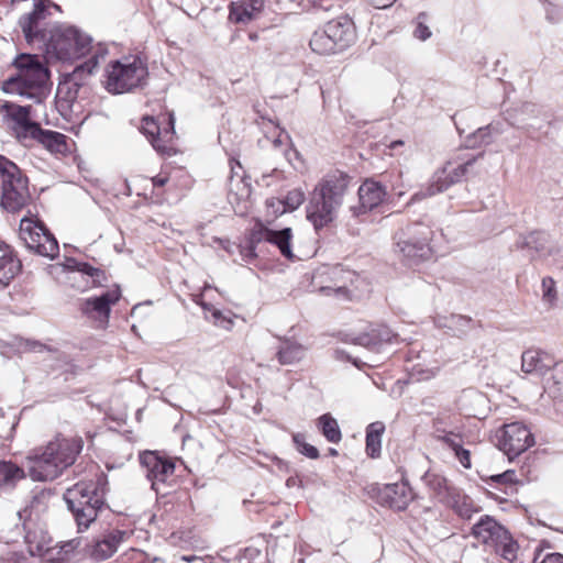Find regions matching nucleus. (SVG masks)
Listing matches in <instances>:
<instances>
[{
    "label": "nucleus",
    "mask_w": 563,
    "mask_h": 563,
    "mask_svg": "<svg viewBox=\"0 0 563 563\" xmlns=\"http://www.w3.org/2000/svg\"><path fill=\"white\" fill-rule=\"evenodd\" d=\"M80 435L57 433L46 444L33 449L26 456L27 475L34 482L54 481L70 467L84 449Z\"/></svg>",
    "instance_id": "f257e3e1"
},
{
    "label": "nucleus",
    "mask_w": 563,
    "mask_h": 563,
    "mask_svg": "<svg viewBox=\"0 0 563 563\" xmlns=\"http://www.w3.org/2000/svg\"><path fill=\"white\" fill-rule=\"evenodd\" d=\"M47 48L60 60H73L90 55L89 59L76 66L70 74V79L76 85H81L98 68L99 62L104 60L108 55L104 44L93 45L90 36L74 26L54 27Z\"/></svg>",
    "instance_id": "f03ea898"
},
{
    "label": "nucleus",
    "mask_w": 563,
    "mask_h": 563,
    "mask_svg": "<svg viewBox=\"0 0 563 563\" xmlns=\"http://www.w3.org/2000/svg\"><path fill=\"white\" fill-rule=\"evenodd\" d=\"M349 179L342 173L324 176L314 187L307 206V219L316 230L331 223L343 203Z\"/></svg>",
    "instance_id": "7ed1b4c3"
},
{
    "label": "nucleus",
    "mask_w": 563,
    "mask_h": 563,
    "mask_svg": "<svg viewBox=\"0 0 563 563\" xmlns=\"http://www.w3.org/2000/svg\"><path fill=\"white\" fill-rule=\"evenodd\" d=\"M12 66L16 73L2 82L1 89L5 93L26 97L40 103L46 98L45 84L48 79V69L37 55L20 54Z\"/></svg>",
    "instance_id": "20e7f679"
},
{
    "label": "nucleus",
    "mask_w": 563,
    "mask_h": 563,
    "mask_svg": "<svg viewBox=\"0 0 563 563\" xmlns=\"http://www.w3.org/2000/svg\"><path fill=\"white\" fill-rule=\"evenodd\" d=\"M95 479L80 481L67 488L64 498L74 514L79 527L88 528L97 517L98 509L103 505V497L107 485V476L98 465Z\"/></svg>",
    "instance_id": "39448f33"
},
{
    "label": "nucleus",
    "mask_w": 563,
    "mask_h": 563,
    "mask_svg": "<svg viewBox=\"0 0 563 563\" xmlns=\"http://www.w3.org/2000/svg\"><path fill=\"white\" fill-rule=\"evenodd\" d=\"M432 230L423 223H413L395 235V252L409 263H417L431 256Z\"/></svg>",
    "instance_id": "423d86ee"
},
{
    "label": "nucleus",
    "mask_w": 563,
    "mask_h": 563,
    "mask_svg": "<svg viewBox=\"0 0 563 563\" xmlns=\"http://www.w3.org/2000/svg\"><path fill=\"white\" fill-rule=\"evenodd\" d=\"M32 110V106H21L11 101H4L0 106L3 124L23 145L33 143V137L41 128V124L33 120Z\"/></svg>",
    "instance_id": "0eeeda50"
},
{
    "label": "nucleus",
    "mask_w": 563,
    "mask_h": 563,
    "mask_svg": "<svg viewBox=\"0 0 563 563\" xmlns=\"http://www.w3.org/2000/svg\"><path fill=\"white\" fill-rule=\"evenodd\" d=\"M355 272L344 269L341 266H322L312 274L311 285L327 296L349 298V285L356 279Z\"/></svg>",
    "instance_id": "6e6552de"
},
{
    "label": "nucleus",
    "mask_w": 563,
    "mask_h": 563,
    "mask_svg": "<svg viewBox=\"0 0 563 563\" xmlns=\"http://www.w3.org/2000/svg\"><path fill=\"white\" fill-rule=\"evenodd\" d=\"M20 236L29 250L41 256L55 258L59 254L57 240L38 220L23 218L20 222Z\"/></svg>",
    "instance_id": "1a4fd4ad"
},
{
    "label": "nucleus",
    "mask_w": 563,
    "mask_h": 563,
    "mask_svg": "<svg viewBox=\"0 0 563 563\" xmlns=\"http://www.w3.org/2000/svg\"><path fill=\"white\" fill-rule=\"evenodd\" d=\"M498 448L511 461L534 444V438L521 422L504 424L496 433Z\"/></svg>",
    "instance_id": "9d476101"
},
{
    "label": "nucleus",
    "mask_w": 563,
    "mask_h": 563,
    "mask_svg": "<svg viewBox=\"0 0 563 563\" xmlns=\"http://www.w3.org/2000/svg\"><path fill=\"white\" fill-rule=\"evenodd\" d=\"M475 161L476 158L468 159L456 167H452L451 163H446L444 167L438 169L432 175L424 189L415 194L412 200H421L427 197H432L461 181L468 174V170L474 165Z\"/></svg>",
    "instance_id": "9b49d317"
},
{
    "label": "nucleus",
    "mask_w": 563,
    "mask_h": 563,
    "mask_svg": "<svg viewBox=\"0 0 563 563\" xmlns=\"http://www.w3.org/2000/svg\"><path fill=\"white\" fill-rule=\"evenodd\" d=\"M49 12L44 2L35 3L31 13L21 16L19 24L27 43L43 42L48 46L54 29L48 21Z\"/></svg>",
    "instance_id": "f8f14e48"
},
{
    "label": "nucleus",
    "mask_w": 563,
    "mask_h": 563,
    "mask_svg": "<svg viewBox=\"0 0 563 563\" xmlns=\"http://www.w3.org/2000/svg\"><path fill=\"white\" fill-rule=\"evenodd\" d=\"M136 59L132 63L110 62L106 68L104 87L109 92L122 93L131 90L141 80Z\"/></svg>",
    "instance_id": "ddd939ff"
},
{
    "label": "nucleus",
    "mask_w": 563,
    "mask_h": 563,
    "mask_svg": "<svg viewBox=\"0 0 563 563\" xmlns=\"http://www.w3.org/2000/svg\"><path fill=\"white\" fill-rule=\"evenodd\" d=\"M31 199L29 178L22 170L1 185V206L8 212L21 211L31 202Z\"/></svg>",
    "instance_id": "4468645a"
},
{
    "label": "nucleus",
    "mask_w": 563,
    "mask_h": 563,
    "mask_svg": "<svg viewBox=\"0 0 563 563\" xmlns=\"http://www.w3.org/2000/svg\"><path fill=\"white\" fill-rule=\"evenodd\" d=\"M516 246L520 250H528L532 252V257L542 260L553 257L561 251L559 242L544 231H534L519 236Z\"/></svg>",
    "instance_id": "2eb2a0df"
},
{
    "label": "nucleus",
    "mask_w": 563,
    "mask_h": 563,
    "mask_svg": "<svg viewBox=\"0 0 563 563\" xmlns=\"http://www.w3.org/2000/svg\"><path fill=\"white\" fill-rule=\"evenodd\" d=\"M146 479L155 493H161V484L174 474L175 465L172 461L159 456L152 451H143V471Z\"/></svg>",
    "instance_id": "dca6fc26"
},
{
    "label": "nucleus",
    "mask_w": 563,
    "mask_h": 563,
    "mask_svg": "<svg viewBox=\"0 0 563 563\" xmlns=\"http://www.w3.org/2000/svg\"><path fill=\"white\" fill-rule=\"evenodd\" d=\"M121 297L119 288L106 290L100 296L88 298L82 306V311L95 321L98 327L104 328L109 322L111 306L115 305Z\"/></svg>",
    "instance_id": "f3484780"
},
{
    "label": "nucleus",
    "mask_w": 563,
    "mask_h": 563,
    "mask_svg": "<svg viewBox=\"0 0 563 563\" xmlns=\"http://www.w3.org/2000/svg\"><path fill=\"white\" fill-rule=\"evenodd\" d=\"M133 531H124V530H112L101 538L96 539L92 544L89 545L88 554L89 556L97 561H104L113 555V553L118 550V547L121 542L128 541Z\"/></svg>",
    "instance_id": "a211bd4d"
},
{
    "label": "nucleus",
    "mask_w": 563,
    "mask_h": 563,
    "mask_svg": "<svg viewBox=\"0 0 563 563\" xmlns=\"http://www.w3.org/2000/svg\"><path fill=\"white\" fill-rule=\"evenodd\" d=\"M174 115H168V128L161 129L153 115H143V134L146 135L153 147L159 153H167V143L174 135Z\"/></svg>",
    "instance_id": "6ab92c4d"
},
{
    "label": "nucleus",
    "mask_w": 563,
    "mask_h": 563,
    "mask_svg": "<svg viewBox=\"0 0 563 563\" xmlns=\"http://www.w3.org/2000/svg\"><path fill=\"white\" fill-rule=\"evenodd\" d=\"M33 142L41 144L55 156L69 155L74 146V141L67 135L57 131L44 130L42 126L33 137Z\"/></svg>",
    "instance_id": "aec40b11"
},
{
    "label": "nucleus",
    "mask_w": 563,
    "mask_h": 563,
    "mask_svg": "<svg viewBox=\"0 0 563 563\" xmlns=\"http://www.w3.org/2000/svg\"><path fill=\"white\" fill-rule=\"evenodd\" d=\"M339 52L345 51L355 41V26L349 16H340L324 25Z\"/></svg>",
    "instance_id": "412c9836"
},
{
    "label": "nucleus",
    "mask_w": 563,
    "mask_h": 563,
    "mask_svg": "<svg viewBox=\"0 0 563 563\" xmlns=\"http://www.w3.org/2000/svg\"><path fill=\"white\" fill-rule=\"evenodd\" d=\"M506 532L507 530L490 516H483L472 528V536L490 549Z\"/></svg>",
    "instance_id": "4be33fe9"
},
{
    "label": "nucleus",
    "mask_w": 563,
    "mask_h": 563,
    "mask_svg": "<svg viewBox=\"0 0 563 563\" xmlns=\"http://www.w3.org/2000/svg\"><path fill=\"white\" fill-rule=\"evenodd\" d=\"M380 498L391 509L405 510L413 499L409 485L405 482L388 484L380 492Z\"/></svg>",
    "instance_id": "5701e85b"
},
{
    "label": "nucleus",
    "mask_w": 563,
    "mask_h": 563,
    "mask_svg": "<svg viewBox=\"0 0 563 563\" xmlns=\"http://www.w3.org/2000/svg\"><path fill=\"white\" fill-rule=\"evenodd\" d=\"M386 197V189L377 181L367 179L358 188V213H365L378 207Z\"/></svg>",
    "instance_id": "b1692460"
},
{
    "label": "nucleus",
    "mask_w": 563,
    "mask_h": 563,
    "mask_svg": "<svg viewBox=\"0 0 563 563\" xmlns=\"http://www.w3.org/2000/svg\"><path fill=\"white\" fill-rule=\"evenodd\" d=\"M435 439L450 449L464 468H471V453L463 448V437L459 432L437 429Z\"/></svg>",
    "instance_id": "393cba45"
},
{
    "label": "nucleus",
    "mask_w": 563,
    "mask_h": 563,
    "mask_svg": "<svg viewBox=\"0 0 563 563\" xmlns=\"http://www.w3.org/2000/svg\"><path fill=\"white\" fill-rule=\"evenodd\" d=\"M551 366V357L540 350L529 349L521 355V369L526 374L542 376Z\"/></svg>",
    "instance_id": "a878e982"
},
{
    "label": "nucleus",
    "mask_w": 563,
    "mask_h": 563,
    "mask_svg": "<svg viewBox=\"0 0 563 563\" xmlns=\"http://www.w3.org/2000/svg\"><path fill=\"white\" fill-rule=\"evenodd\" d=\"M260 240L275 245L279 250L280 254L287 260L295 258L291 251L292 231L290 228L282 230L265 228L260 231Z\"/></svg>",
    "instance_id": "bb28decb"
},
{
    "label": "nucleus",
    "mask_w": 563,
    "mask_h": 563,
    "mask_svg": "<svg viewBox=\"0 0 563 563\" xmlns=\"http://www.w3.org/2000/svg\"><path fill=\"white\" fill-rule=\"evenodd\" d=\"M422 482L429 489L431 497L444 505L450 500V498L457 489L450 485L442 475L434 472H427L422 476Z\"/></svg>",
    "instance_id": "cd10ccee"
},
{
    "label": "nucleus",
    "mask_w": 563,
    "mask_h": 563,
    "mask_svg": "<svg viewBox=\"0 0 563 563\" xmlns=\"http://www.w3.org/2000/svg\"><path fill=\"white\" fill-rule=\"evenodd\" d=\"M0 255V286H8L22 271V262L16 251L11 246Z\"/></svg>",
    "instance_id": "c85d7f7f"
},
{
    "label": "nucleus",
    "mask_w": 563,
    "mask_h": 563,
    "mask_svg": "<svg viewBox=\"0 0 563 563\" xmlns=\"http://www.w3.org/2000/svg\"><path fill=\"white\" fill-rule=\"evenodd\" d=\"M263 0H238L231 3L230 20L236 23H247L263 8Z\"/></svg>",
    "instance_id": "c756f323"
},
{
    "label": "nucleus",
    "mask_w": 563,
    "mask_h": 563,
    "mask_svg": "<svg viewBox=\"0 0 563 563\" xmlns=\"http://www.w3.org/2000/svg\"><path fill=\"white\" fill-rule=\"evenodd\" d=\"M77 547L75 540L52 543L43 560L49 563H73L77 558Z\"/></svg>",
    "instance_id": "7c9ffc66"
},
{
    "label": "nucleus",
    "mask_w": 563,
    "mask_h": 563,
    "mask_svg": "<svg viewBox=\"0 0 563 563\" xmlns=\"http://www.w3.org/2000/svg\"><path fill=\"white\" fill-rule=\"evenodd\" d=\"M52 543V537L44 530H29L25 534L26 550L32 556L44 559Z\"/></svg>",
    "instance_id": "2f4dec72"
},
{
    "label": "nucleus",
    "mask_w": 563,
    "mask_h": 563,
    "mask_svg": "<svg viewBox=\"0 0 563 563\" xmlns=\"http://www.w3.org/2000/svg\"><path fill=\"white\" fill-rule=\"evenodd\" d=\"M305 201V192L301 189H292L288 191L284 199H269L266 205L273 209V213H285L298 209Z\"/></svg>",
    "instance_id": "473e14b6"
},
{
    "label": "nucleus",
    "mask_w": 563,
    "mask_h": 563,
    "mask_svg": "<svg viewBox=\"0 0 563 563\" xmlns=\"http://www.w3.org/2000/svg\"><path fill=\"white\" fill-rule=\"evenodd\" d=\"M25 471L12 461H0V490L12 489L25 478Z\"/></svg>",
    "instance_id": "72a5a7b5"
},
{
    "label": "nucleus",
    "mask_w": 563,
    "mask_h": 563,
    "mask_svg": "<svg viewBox=\"0 0 563 563\" xmlns=\"http://www.w3.org/2000/svg\"><path fill=\"white\" fill-rule=\"evenodd\" d=\"M434 323L438 328L448 329L460 336L470 328L471 319L461 314L438 316Z\"/></svg>",
    "instance_id": "f704fd0d"
},
{
    "label": "nucleus",
    "mask_w": 563,
    "mask_h": 563,
    "mask_svg": "<svg viewBox=\"0 0 563 563\" xmlns=\"http://www.w3.org/2000/svg\"><path fill=\"white\" fill-rule=\"evenodd\" d=\"M310 48L319 55H331L340 53L331 40V35L327 32L325 27L317 30L310 37Z\"/></svg>",
    "instance_id": "c9c22d12"
},
{
    "label": "nucleus",
    "mask_w": 563,
    "mask_h": 563,
    "mask_svg": "<svg viewBox=\"0 0 563 563\" xmlns=\"http://www.w3.org/2000/svg\"><path fill=\"white\" fill-rule=\"evenodd\" d=\"M305 354L306 349L303 345L292 341H285L277 351V358L282 365H289L301 361Z\"/></svg>",
    "instance_id": "e433bc0d"
},
{
    "label": "nucleus",
    "mask_w": 563,
    "mask_h": 563,
    "mask_svg": "<svg viewBox=\"0 0 563 563\" xmlns=\"http://www.w3.org/2000/svg\"><path fill=\"white\" fill-rule=\"evenodd\" d=\"M445 505L451 507L463 519H471L473 514L477 512L473 500L461 494L459 489H456V492Z\"/></svg>",
    "instance_id": "4c0bfd02"
},
{
    "label": "nucleus",
    "mask_w": 563,
    "mask_h": 563,
    "mask_svg": "<svg viewBox=\"0 0 563 563\" xmlns=\"http://www.w3.org/2000/svg\"><path fill=\"white\" fill-rule=\"evenodd\" d=\"M385 426L383 422H373L366 430V452L371 457H376L380 453L382 435Z\"/></svg>",
    "instance_id": "58836bf2"
},
{
    "label": "nucleus",
    "mask_w": 563,
    "mask_h": 563,
    "mask_svg": "<svg viewBox=\"0 0 563 563\" xmlns=\"http://www.w3.org/2000/svg\"><path fill=\"white\" fill-rule=\"evenodd\" d=\"M560 301L559 290L556 286V282L550 277L545 276L541 282V302L548 309L552 310L558 308Z\"/></svg>",
    "instance_id": "ea45409f"
},
{
    "label": "nucleus",
    "mask_w": 563,
    "mask_h": 563,
    "mask_svg": "<svg viewBox=\"0 0 563 563\" xmlns=\"http://www.w3.org/2000/svg\"><path fill=\"white\" fill-rule=\"evenodd\" d=\"M492 549L509 563H512L517 559L518 544L511 538L508 531L505 533V536H503V538L498 540L497 544H495Z\"/></svg>",
    "instance_id": "a19ab883"
},
{
    "label": "nucleus",
    "mask_w": 563,
    "mask_h": 563,
    "mask_svg": "<svg viewBox=\"0 0 563 563\" xmlns=\"http://www.w3.org/2000/svg\"><path fill=\"white\" fill-rule=\"evenodd\" d=\"M319 427L322 431V434L329 442L338 443L341 438V431L339 424L334 418L329 415H323L319 418Z\"/></svg>",
    "instance_id": "79ce46f5"
},
{
    "label": "nucleus",
    "mask_w": 563,
    "mask_h": 563,
    "mask_svg": "<svg viewBox=\"0 0 563 563\" xmlns=\"http://www.w3.org/2000/svg\"><path fill=\"white\" fill-rule=\"evenodd\" d=\"M232 176L230 179V190L233 191L236 188V195L241 198H246L251 194V187L244 181V176L235 172V166H231Z\"/></svg>",
    "instance_id": "37998d69"
},
{
    "label": "nucleus",
    "mask_w": 563,
    "mask_h": 563,
    "mask_svg": "<svg viewBox=\"0 0 563 563\" xmlns=\"http://www.w3.org/2000/svg\"><path fill=\"white\" fill-rule=\"evenodd\" d=\"M292 441L295 443L296 449L309 459H317L319 456V451L313 445L306 442V437L301 433H295L292 435Z\"/></svg>",
    "instance_id": "c03bdc74"
},
{
    "label": "nucleus",
    "mask_w": 563,
    "mask_h": 563,
    "mask_svg": "<svg viewBox=\"0 0 563 563\" xmlns=\"http://www.w3.org/2000/svg\"><path fill=\"white\" fill-rule=\"evenodd\" d=\"M20 170H21V168L15 163H13L12 161H10L9 158H7L3 155H0L1 185L3 184L4 180L14 178V175L18 174Z\"/></svg>",
    "instance_id": "a18cd8bd"
},
{
    "label": "nucleus",
    "mask_w": 563,
    "mask_h": 563,
    "mask_svg": "<svg viewBox=\"0 0 563 563\" xmlns=\"http://www.w3.org/2000/svg\"><path fill=\"white\" fill-rule=\"evenodd\" d=\"M372 330L377 346L382 343H391L394 338H396L393 331L386 325H378L376 328H373Z\"/></svg>",
    "instance_id": "49530a36"
},
{
    "label": "nucleus",
    "mask_w": 563,
    "mask_h": 563,
    "mask_svg": "<svg viewBox=\"0 0 563 563\" xmlns=\"http://www.w3.org/2000/svg\"><path fill=\"white\" fill-rule=\"evenodd\" d=\"M212 321L217 327L225 330H230L233 325V321L230 316L224 314L218 309H211Z\"/></svg>",
    "instance_id": "de8ad7c7"
},
{
    "label": "nucleus",
    "mask_w": 563,
    "mask_h": 563,
    "mask_svg": "<svg viewBox=\"0 0 563 563\" xmlns=\"http://www.w3.org/2000/svg\"><path fill=\"white\" fill-rule=\"evenodd\" d=\"M355 343L358 345L368 347V349H375L377 346L372 329L369 332H365V333L357 335L355 338Z\"/></svg>",
    "instance_id": "09e8293b"
},
{
    "label": "nucleus",
    "mask_w": 563,
    "mask_h": 563,
    "mask_svg": "<svg viewBox=\"0 0 563 563\" xmlns=\"http://www.w3.org/2000/svg\"><path fill=\"white\" fill-rule=\"evenodd\" d=\"M533 563H563V555L560 553H548L541 558V554H537Z\"/></svg>",
    "instance_id": "8fccbe9b"
},
{
    "label": "nucleus",
    "mask_w": 563,
    "mask_h": 563,
    "mask_svg": "<svg viewBox=\"0 0 563 563\" xmlns=\"http://www.w3.org/2000/svg\"><path fill=\"white\" fill-rule=\"evenodd\" d=\"M46 498V494L44 492L40 493L38 495H35L31 503H30V509L31 511H40L42 510V506L45 508L44 501Z\"/></svg>",
    "instance_id": "3c124183"
},
{
    "label": "nucleus",
    "mask_w": 563,
    "mask_h": 563,
    "mask_svg": "<svg viewBox=\"0 0 563 563\" xmlns=\"http://www.w3.org/2000/svg\"><path fill=\"white\" fill-rule=\"evenodd\" d=\"M413 34H415V37H417L421 41H426L431 36L432 33L426 24H423L422 22H419Z\"/></svg>",
    "instance_id": "603ef678"
},
{
    "label": "nucleus",
    "mask_w": 563,
    "mask_h": 563,
    "mask_svg": "<svg viewBox=\"0 0 563 563\" xmlns=\"http://www.w3.org/2000/svg\"><path fill=\"white\" fill-rule=\"evenodd\" d=\"M515 472L514 471H506L501 474H497L492 477L493 481L497 483H512L515 481Z\"/></svg>",
    "instance_id": "864d4df0"
},
{
    "label": "nucleus",
    "mask_w": 563,
    "mask_h": 563,
    "mask_svg": "<svg viewBox=\"0 0 563 563\" xmlns=\"http://www.w3.org/2000/svg\"><path fill=\"white\" fill-rule=\"evenodd\" d=\"M503 132H504L503 124L497 122V123H490L486 126H483L481 133H492V136H493V135L501 134Z\"/></svg>",
    "instance_id": "5fc2aeb1"
},
{
    "label": "nucleus",
    "mask_w": 563,
    "mask_h": 563,
    "mask_svg": "<svg viewBox=\"0 0 563 563\" xmlns=\"http://www.w3.org/2000/svg\"><path fill=\"white\" fill-rule=\"evenodd\" d=\"M482 128H479L475 133L474 137L478 140L481 144H489L493 141L492 133H481Z\"/></svg>",
    "instance_id": "6e6d98bb"
},
{
    "label": "nucleus",
    "mask_w": 563,
    "mask_h": 563,
    "mask_svg": "<svg viewBox=\"0 0 563 563\" xmlns=\"http://www.w3.org/2000/svg\"><path fill=\"white\" fill-rule=\"evenodd\" d=\"M314 8L316 10L329 11L334 8V2L332 0H316Z\"/></svg>",
    "instance_id": "4d7b16f0"
},
{
    "label": "nucleus",
    "mask_w": 563,
    "mask_h": 563,
    "mask_svg": "<svg viewBox=\"0 0 563 563\" xmlns=\"http://www.w3.org/2000/svg\"><path fill=\"white\" fill-rule=\"evenodd\" d=\"M368 2L376 9H387L391 7L396 0H368Z\"/></svg>",
    "instance_id": "13d9d810"
},
{
    "label": "nucleus",
    "mask_w": 563,
    "mask_h": 563,
    "mask_svg": "<svg viewBox=\"0 0 563 563\" xmlns=\"http://www.w3.org/2000/svg\"><path fill=\"white\" fill-rule=\"evenodd\" d=\"M153 187H163L168 181V177L165 174H158L151 178Z\"/></svg>",
    "instance_id": "bf43d9fd"
},
{
    "label": "nucleus",
    "mask_w": 563,
    "mask_h": 563,
    "mask_svg": "<svg viewBox=\"0 0 563 563\" xmlns=\"http://www.w3.org/2000/svg\"><path fill=\"white\" fill-rule=\"evenodd\" d=\"M82 271L90 276H97L99 273L98 268L91 267L88 264H85V268Z\"/></svg>",
    "instance_id": "052dcab7"
},
{
    "label": "nucleus",
    "mask_w": 563,
    "mask_h": 563,
    "mask_svg": "<svg viewBox=\"0 0 563 563\" xmlns=\"http://www.w3.org/2000/svg\"><path fill=\"white\" fill-rule=\"evenodd\" d=\"M11 245L8 244L5 241H3L1 238H0V255H5V253H3V251H7L8 249H10Z\"/></svg>",
    "instance_id": "680f3d73"
},
{
    "label": "nucleus",
    "mask_w": 563,
    "mask_h": 563,
    "mask_svg": "<svg viewBox=\"0 0 563 563\" xmlns=\"http://www.w3.org/2000/svg\"><path fill=\"white\" fill-rule=\"evenodd\" d=\"M402 145H404V141H401V140H397V141H394V142H391V143H390L389 148H390V150H394V148H396L397 146H402Z\"/></svg>",
    "instance_id": "e2e57ef3"
},
{
    "label": "nucleus",
    "mask_w": 563,
    "mask_h": 563,
    "mask_svg": "<svg viewBox=\"0 0 563 563\" xmlns=\"http://www.w3.org/2000/svg\"><path fill=\"white\" fill-rule=\"evenodd\" d=\"M282 143H283L282 134H279L277 137H275V139H274V141H273V145H274L275 147H279V146L282 145Z\"/></svg>",
    "instance_id": "0e129e2a"
},
{
    "label": "nucleus",
    "mask_w": 563,
    "mask_h": 563,
    "mask_svg": "<svg viewBox=\"0 0 563 563\" xmlns=\"http://www.w3.org/2000/svg\"><path fill=\"white\" fill-rule=\"evenodd\" d=\"M130 553H131V554H137V553H139V551H137L136 549H134V548H131L129 552H126V553H124V554H123V556H128Z\"/></svg>",
    "instance_id": "69168bd1"
},
{
    "label": "nucleus",
    "mask_w": 563,
    "mask_h": 563,
    "mask_svg": "<svg viewBox=\"0 0 563 563\" xmlns=\"http://www.w3.org/2000/svg\"><path fill=\"white\" fill-rule=\"evenodd\" d=\"M195 559V556H183V560L186 562H192Z\"/></svg>",
    "instance_id": "338daca9"
},
{
    "label": "nucleus",
    "mask_w": 563,
    "mask_h": 563,
    "mask_svg": "<svg viewBox=\"0 0 563 563\" xmlns=\"http://www.w3.org/2000/svg\"><path fill=\"white\" fill-rule=\"evenodd\" d=\"M148 559V555H146L144 552H143V559H142V562L145 563V561Z\"/></svg>",
    "instance_id": "774afa93"
}]
</instances>
